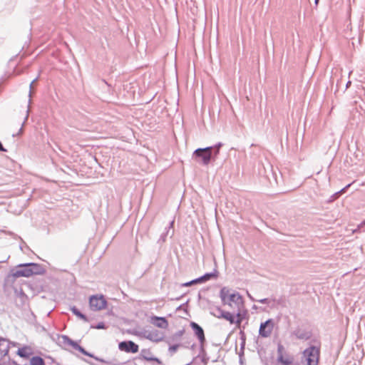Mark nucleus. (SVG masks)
<instances>
[{
  "label": "nucleus",
  "instance_id": "1",
  "mask_svg": "<svg viewBox=\"0 0 365 365\" xmlns=\"http://www.w3.org/2000/svg\"><path fill=\"white\" fill-rule=\"evenodd\" d=\"M222 303L232 309H244L245 304L242 296L237 292H231L227 287H222L220 292Z\"/></svg>",
  "mask_w": 365,
  "mask_h": 365
},
{
  "label": "nucleus",
  "instance_id": "2",
  "mask_svg": "<svg viewBox=\"0 0 365 365\" xmlns=\"http://www.w3.org/2000/svg\"><path fill=\"white\" fill-rule=\"evenodd\" d=\"M45 272L43 267L36 263H26L18 265V269L13 271L11 275L14 278L21 277H29L34 274H42Z\"/></svg>",
  "mask_w": 365,
  "mask_h": 365
},
{
  "label": "nucleus",
  "instance_id": "3",
  "mask_svg": "<svg viewBox=\"0 0 365 365\" xmlns=\"http://www.w3.org/2000/svg\"><path fill=\"white\" fill-rule=\"evenodd\" d=\"M212 147L197 148L192 153V158L199 164L207 165L212 159Z\"/></svg>",
  "mask_w": 365,
  "mask_h": 365
},
{
  "label": "nucleus",
  "instance_id": "4",
  "mask_svg": "<svg viewBox=\"0 0 365 365\" xmlns=\"http://www.w3.org/2000/svg\"><path fill=\"white\" fill-rule=\"evenodd\" d=\"M61 339H62V342L64 344H67V345L71 346L74 349L79 351L81 353H82L83 354H84L86 356H90L91 358H93L96 361H100V362H101L103 364H105L106 365H115L112 361H106V360H104L103 359H101V358H99L98 356H96L93 354L88 352L87 351L85 350L84 348H83L81 346H80L77 342L73 341L71 339H70L66 335H62L61 336Z\"/></svg>",
  "mask_w": 365,
  "mask_h": 365
},
{
  "label": "nucleus",
  "instance_id": "5",
  "mask_svg": "<svg viewBox=\"0 0 365 365\" xmlns=\"http://www.w3.org/2000/svg\"><path fill=\"white\" fill-rule=\"evenodd\" d=\"M320 350L314 346H311L303 351V357L307 365H317L319 363Z\"/></svg>",
  "mask_w": 365,
  "mask_h": 365
},
{
  "label": "nucleus",
  "instance_id": "6",
  "mask_svg": "<svg viewBox=\"0 0 365 365\" xmlns=\"http://www.w3.org/2000/svg\"><path fill=\"white\" fill-rule=\"evenodd\" d=\"M90 307L93 311H99L106 309L107 301L103 295H93L89 299Z\"/></svg>",
  "mask_w": 365,
  "mask_h": 365
},
{
  "label": "nucleus",
  "instance_id": "7",
  "mask_svg": "<svg viewBox=\"0 0 365 365\" xmlns=\"http://www.w3.org/2000/svg\"><path fill=\"white\" fill-rule=\"evenodd\" d=\"M277 361L283 365H290L294 361V357L286 352L282 344L277 345Z\"/></svg>",
  "mask_w": 365,
  "mask_h": 365
},
{
  "label": "nucleus",
  "instance_id": "8",
  "mask_svg": "<svg viewBox=\"0 0 365 365\" xmlns=\"http://www.w3.org/2000/svg\"><path fill=\"white\" fill-rule=\"evenodd\" d=\"M274 322L272 319H269L264 322L261 323L259 329V335L263 338L269 337L273 331Z\"/></svg>",
  "mask_w": 365,
  "mask_h": 365
},
{
  "label": "nucleus",
  "instance_id": "9",
  "mask_svg": "<svg viewBox=\"0 0 365 365\" xmlns=\"http://www.w3.org/2000/svg\"><path fill=\"white\" fill-rule=\"evenodd\" d=\"M190 327H192L195 336L197 337L200 343V346L202 348L203 344L205 342V336L202 328L199 324L193 322L190 323Z\"/></svg>",
  "mask_w": 365,
  "mask_h": 365
},
{
  "label": "nucleus",
  "instance_id": "10",
  "mask_svg": "<svg viewBox=\"0 0 365 365\" xmlns=\"http://www.w3.org/2000/svg\"><path fill=\"white\" fill-rule=\"evenodd\" d=\"M138 348V345L132 341H122L119 344V349L128 353H137Z\"/></svg>",
  "mask_w": 365,
  "mask_h": 365
},
{
  "label": "nucleus",
  "instance_id": "11",
  "mask_svg": "<svg viewBox=\"0 0 365 365\" xmlns=\"http://www.w3.org/2000/svg\"><path fill=\"white\" fill-rule=\"evenodd\" d=\"M292 335L298 339L306 341L311 338L312 333L307 329L297 328L292 332Z\"/></svg>",
  "mask_w": 365,
  "mask_h": 365
},
{
  "label": "nucleus",
  "instance_id": "12",
  "mask_svg": "<svg viewBox=\"0 0 365 365\" xmlns=\"http://www.w3.org/2000/svg\"><path fill=\"white\" fill-rule=\"evenodd\" d=\"M150 322L157 327L162 329H167L168 327V322L165 317H152Z\"/></svg>",
  "mask_w": 365,
  "mask_h": 365
},
{
  "label": "nucleus",
  "instance_id": "13",
  "mask_svg": "<svg viewBox=\"0 0 365 365\" xmlns=\"http://www.w3.org/2000/svg\"><path fill=\"white\" fill-rule=\"evenodd\" d=\"M140 356L142 359L148 361H156L158 364H160V361L157 357L153 356L149 349H142L140 352Z\"/></svg>",
  "mask_w": 365,
  "mask_h": 365
},
{
  "label": "nucleus",
  "instance_id": "14",
  "mask_svg": "<svg viewBox=\"0 0 365 365\" xmlns=\"http://www.w3.org/2000/svg\"><path fill=\"white\" fill-rule=\"evenodd\" d=\"M234 312H236L235 322L234 324H235L239 327L245 317V315L246 314V310H245V308L244 309H234Z\"/></svg>",
  "mask_w": 365,
  "mask_h": 365
},
{
  "label": "nucleus",
  "instance_id": "15",
  "mask_svg": "<svg viewBox=\"0 0 365 365\" xmlns=\"http://www.w3.org/2000/svg\"><path fill=\"white\" fill-rule=\"evenodd\" d=\"M147 337L148 339L156 342L160 341L163 339V335L158 331H150Z\"/></svg>",
  "mask_w": 365,
  "mask_h": 365
},
{
  "label": "nucleus",
  "instance_id": "16",
  "mask_svg": "<svg viewBox=\"0 0 365 365\" xmlns=\"http://www.w3.org/2000/svg\"><path fill=\"white\" fill-rule=\"evenodd\" d=\"M218 271L215 269L213 272L210 273H206L204 275L201 276V279H202V282H205L206 281L210 280L212 278H217L218 277Z\"/></svg>",
  "mask_w": 365,
  "mask_h": 365
},
{
  "label": "nucleus",
  "instance_id": "17",
  "mask_svg": "<svg viewBox=\"0 0 365 365\" xmlns=\"http://www.w3.org/2000/svg\"><path fill=\"white\" fill-rule=\"evenodd\" d=\"M71 311L73 314L78 317L85 322H88V319L86 315L82 314L75 306L71 308Z\"/></svg>",
  "mask_w": 365,
  "mask_h": 365
},
{
  "label": "nucleus",
  "instance_id": "18",
  "mask_svg": "<svg viewBox=\"0 0 365 365\" xmlns=\"http://www.w3.org/2000/svg\"><path fill=\"white\" fill-rule=\"evenodd\" d=\"M222 319H226L232 324H234L235 322V315L229 312H225V314L222 315Z\"/></svg>",
  "mask_w": 365,
  "mask_h": 365
},
{
  "label": "nucleus",
  "instance_id": "19",
  "mask_svg": "<svg viewBox=\"0 0 365 365\" xmlns=\"http://www.w3.org/2000/svg\"><path fill=\"white\" fill-rule=\"evenodd\" d=\"M31 365H45L43 359L40 356H34L31 359Z\"/></svg>",
  "mask_w": 365,
  "mask_h": 365
},
{
  "label": "nucleus",
  "instance_id": "20",
  "mask_svg": "<svg viewBox=\"0 0 365 365\" xmlns=\"http://www.w3.org/2000/svg\"><path fill=\"white\" fill-rule=\"evenodd\" d=\"M173 225H174V220H172L170 224H169V226L168 227H166L165 230H166V232L165 233H163L160 236V239L164 242L165 241V238L166 237L169 235L170 233V231L171 230H173Z\"/></svg>",
  "mask_w": 365,
  "mask_h": 365
},
{
  "label": "nucleus",
  "instance_id": "21",
  "mask_svg": "<svg viewBox=\"0 0 365 365\" xmlns=\"http://www.w3.org/2000/svg\"><path fill=\"white\" fill-rule=\"evenodd\" d=\"M222 146V143H218L215 145L212 146V150H214V152L212 153V159L213 160H215L217 157V155H219L220 149V148Z\"/></svg>",
  "mask_w": 365,
  "mask_h": 365
},
{
  "label": "nucleus",
  "instance_id": "22",
  "mask_svg": "<svg viewBox=\"0 0 365 365\" xmlns=\"http://www.w3.org/2000/svg\"><path fill=\"white\" fill-rule=\"evenodd\" d=\"M257 301L260 304H272V306H274L276 304V299H274L264 298V299H258Z\"/></svg>",
  "mask_w": 365,
  "mask_h": 365
},
{
  "label": "nucleus",
  "instance_id": "23",
  "mask_svg": "<svg viewBox=\"0 0 365 365\" xmlns=\"http://www.w3.org/2000/svg\"><path fill=\"white\" fill-rule=\"evenodd\" d=\"M180 346V344H174V345L170 346L168 351L170 353V354L173 355V354H175L177 351V350Z\"/></svg>",
  "mask_w": 365,
  "mask_h": 365
},
{
  "label": "nucleus",
  "instance_id": "24",
  "mask_svg": "<svg viewBox=\"0 0 365 365\" xmlns=\"http://www.w3.org/2000/svg\"><path fill=\"white\" fill-rule=\"evenodd\" d=\"M216 312H217V314H215L214 315L219 318V319H222V315H223V314H225V311L222 310L221 308L220 307H217L216 309Z\"/></svg>",
  "mask_w": 365,
  "mask_h": 365
},
{
  "label": "nucleus",
  "instance_id": "25",
  "mask_svg": "<svg viewBox=\"0 0 365 365\" xmlns=\"http://www.w3.org/2000/svg\"><path fill=\"white\" fill-rule=\"evenodd\" d=\"M183 333H184L183 330H180L174 334V336L176 338H180L182 336Z\"/></svg>",
  "mask_w": 365,
  "mask_h": 365
},
{
  "label": "nucleus",
  "instance_id": "26",
  "mask_svg": "<svg viewBox=\"0 0 365 365\" xmlns=\"http://www.w3.org/2000/svg\"><path fill=\"white\" fill-rule=\"evenodd\" d=\"M96 329H105L106 328V326H105V324L103 322H100L97 324V326L95 327Z\"/></svg>",
  "mask_w": 365,
  "mask_h": 365
},
{
  "label": "nucleus",
  "instance_id": "27",
  "mask_svg": "<svg viewBox=\"0 0 365 365\" xmlns=\"http://www.w3.org/2000/svg\"><path fill=\"white\" fill-rule=\"evenodd\" d=\"M351 183L347 185L346 186H345L344 188H342L341 190H339L337 193L338 194H342L344 192H345V191L346 190V189H348V187H349L351 186Z\"/></svg>",
  "mask_w": 365,
  "mask_h": 365
},
{
  "label": "nucleus",
  "instance_id": "28",
  "mask_svg": "<svg viewBox=\"0 0 365 365\" xmlns=\"http://www.w3.org/2000/svg\"><path fill=\"white\" fill-rule=\"evenodd\" d=\"M192 281H193V283H194V284H197V283H202V282H202V279H201V277H198V278H197V279H193Z\"/></svg>",
  "mask_w": 365,
  "mask_h": 365
},
{
  "label": "nucleus",
  "instance_id": "29",
  "mask_svg": "<svg viewBox=\"0 0 365 365\" xmlns=\"http://www.w3.org/2000/svg\"><path fill=\"white\" fill-rule=\"evenodd\" d=\"M359 229H365V219L359 225Z\"/></svg>",
  "mask_w": 365,
  "mask_h": 365
},
{
  "label": "nucleus",
  "instance_id": "30",
  "mask_svg": "<svg viewBox=\"0 0 365 365\" xmlns=\"http://www.w3.org/2000/svg\"><path fill=\"white\" fill-rule=\"evenodd\" d=\"M192 284H194V283H193V281H192V280H191V281H190V282H186V283L183 284V286H185V287H188V286H190V285H192Z\"/></svg>",
  "mask_w": 365,
  "mask_h": 365
},
{
  "label": "nucleus",
  "instance_id": "31",
  "mask_svg": "<svg viewBox=\"0 0 365 365\" xmlns=\"http://www.w3.org/2000/svg\"><path fill=\"white\" fill-rule=\"evenodd\" d=\"M18 354L20 356H22V357H24L26 355L22 352V351L21 350H19L18 351Z\"/></svg>",
  "mask_w": 365,
  "mask_h": 365
},
{
  "label": "nucleus",
  "instance_id": "32",
  "mask_svg": "<svg viewBox=\"0 0 365 365\" xmlns=\"http://www.w3.org/2000/svg\"><path fill=\"white\" fill-rule=\"evenodd\" d=\"M0 151H6V150L3 147L1 142H0Z\"/></svg>",
  "mask_w": 365,
  "mask_h": 365
},
{
  "label": "nucleus",
  "instance_id": "33",
  "mask_svg": "<svg viewBox=\"0 0 365 365\" xmlns=\"http://www.w3.org/2000/svg\"><path fill=\"white\" fill-rule=\"evenodd\" d=\"M351 84V81H349L346 84V88H348Z\"/></svg>",
  "mask_w": 365,
  "mask_h": 365
},
{
  "label": "nucleus",
  "instance_id": "34",
  "mask_svg": "<svg viewBox=\"0 0 365 365\" xmlns=\"http://www.w3.org/2000/svg\"><path fill=\"white\" fill-rule=\"evenodd\" d=\"M36 79H34L33 81H31V84H30V88H32V86L34 84V83L35 82Z\"/></svg>",
  "mask_w": 365,
  "mask_h": 365
},
{
  "label": "nucleus",
  "instance_id": "35",
  "mask_svg": "<svg viewBox=\"0 0 365 365\" xmlns=\"http://www.w3.org/2000/svg\"><path fill=\"white\" fill-rule=\"evenodd\" d=\"M249 297L251 299V300L254 301V299L250 295H249Z\"/></svg>",
  "mask_w": 365,
  "mask_h": 365
},
{
  "label": "nucleus",
  "instance_id": "36",
  "mask_svg": "<svg viewBox=\"0 0 365 365\" xmlns=\"http://www.w3.org/2000/svg\"><path fill=\"white\" fill-rule=\"evenodd\" d=\"M351 73H352V71H349V76L351 74Z\"/></svg>",
  "mask_w": 365,
  "mask_h": 365
},
{
  "label": "nucleus",
  "instance_id": "37",
  "mask_svg": "<svg viewBox=\"0 0 365 365\" xmlns=\"http://www.w3.org/2000/svg\"><path fill=\"white\" fill-rule=\"evenodd\" d=\"M339 71L340 73L342 72V69L341 68H340Z\"/></svg>",
  "mask_w": 365,
  "mask_h": 365
},
{
  "label": "nucleus",
  "instance_id": "38",
  "mask_svg": "<svg viewBox=\"0 0 365 365\" xmlns=\"http://www.w3.org/2000/svg\"><path fill=\"white\" fill-rule=\"evenodd\" d=\"M190 364H187L186 365H190Z\"/></svg>",
  "mask_w": 365,
  "mask_h": 365
}]
</instances>
